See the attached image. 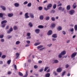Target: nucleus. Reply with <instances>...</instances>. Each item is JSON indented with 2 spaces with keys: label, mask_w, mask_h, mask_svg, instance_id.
<instances>
[{
  "label": "nucleus",
  "mask_w": 77,
  "mask_h": 77,
  "mask_svg": "<svg viewBox=\"0 0 77 77\" xmlns=\"http://www.w3.org/2000/svg\"><path fill=\"white\" fill-rule=\"evenodd\" d=\"M75 12V11L74 10H70L69 12V13L70 15H73V14H74Z\"/></svg>",
  "instance_id": "obj_1"
},
{
  "label": "nucleus",
  "mask_w": 77,
  "mask_h": 77,
  "mask_svg": "<svg viewBox=\"0 0 77 77\" xmlns=\"http://www.w3.org/2000/svg\"><path fill=\"white\" fill-rule=\"evenodd\" d=\"M77 54V52H74V53H73L71 56V57L72 58H73V59H74L75 57V56H76V55Z\"/></svg>",
  "instance_id": "obj_2"
},
{
  "label": "nucleus",
  "mask_w": 77,
  "mask_h": 77,
  "mask_svg": "<svg viewBox=\"0 0 77 77\" xmlns=\"http://www.w3.org/2000/svg\"><path fill=\"white\" fill-rule=\"evenodd\" d=\"M29 14V13H26L25 14V18L27 19V18H30V17L28 15Z\"/></svg>",
  "instance_id": "obj_3"
},
{
  "label": "nucleus",
  "mask_w": 77,
  "mask_h": 77,
  "mask_svg": "<svg viewBox=\"0 0 77 77\" xmlns=\"http://www.w3.org/2000/svg\"><path fill=\"white\" fill-rule=\"evenodd\" d=\"M62 70V69L60 67L58 68L57 70V72H60Z\"/></svg>",
  "instance_id": "obj_4"
},
{
  "label": "nucleus",
  "mask_w": 77,
  "mask_h": 77,
  "mask_svg": "<svg viewBox=\"0 0 77 77\" xmlns=\"http://www.w3.org/2000/svg\"><path fill=\"white\" fill-rule=\"evenodd\" d=\"M40 30L39 29H36L35 30V32L36 34H39Z\"/></svg>",
  "instance_id": "obj_5"
},
{
  "label": "nucleus",
  "mask_w": 77,
  "mask_h": 77,
  "mask_svg": "<svg viewBox=\"0 0 77 77\" xmlns=\"http://www.w3.org/2000/svg\"><path fill=\"white\" fill-rule=\"evenodd\" d=\"M57 29L58 31H60L62 30V27L60 26H58L57 28Z\"/></svg>",
  "instance_id": "obj_6"
},
{
  "label": "nucleus",
  "mask_w": 77,
  "mask_h": 77,
  "mask_svg": "<svg viewBox=\"0 0 77 77\" xmlns=\"http://www.w3.org/2000/svg\"><path fill=\"white\" fill-rule=\"evenodd\" d=\"M29 16L31 18H34V14L33 13H30L29 14Z\"/></svg>",
  "instance_id": "obj_7"
},
{
  "label": "nucleus",
  "mask_w": 77,
  "mask_h": 77,
  "mask_svg": "<svg viewBox=\"0 0 77 77\" xmlns=\"http://www.w3.org/2000/svg\"><path fill=\"white\" fill-rule=\"evenodd\" d=\"M8 17H12L14 16L13 13H9L8 14Z\"/></svg>",
  "instance_id": "obj_8"
},
{
  "label": "nucleus",
  "mask_w": 77,
  "mask_h": 77,
  "mask_svg": "<svg viewBox=\"0 0 77 77\" xmlns=\"http://www.w3.org/2000/svg\"><path fill=\"white\" fill-rule=\"evenodd\" d=\"M52 6V4H50L48 5L47 6V8H48L49 9H50V8H51Z\"/></svg>",
  "instance_id": "obj_9"
},
{
  "label": "nucleus",
  "mask_w": 77,
  "mask_h": 77,
  "mask_svg": "<svg viewBox=\"0 0 77 77\" xmlns=\"http://www.w3.org/2000/svg\"><path fill=\"white\" fill-rule=\"evenodd\" d=\"M44 16L42 15H40L39 17V18L40 20H44Z\"/></svg>",
  "instance_id": "obj_10"
},
{
  "label": "nucleus",
  "mask_w": 77,
  "mask_h": 77,
  "mask_svg": "<svg viewBox=\"0 0 77 77\" xmlns=\"http://www.w3.org/2000/svg\"><path fill=\"white\" fill-rule=\"evenodd\" d=\"M44 46L43 45H40L37 47V48L38 50H39V49L42 48Z\"/></svg>",
  "instance_id": "obj_11"
},
{
  "label": "nucleus",
  "mask_w": 77,
  "mask_h": 77,
  "mask_svg": "<svg viewBox=\"0 0 77 77\" xmlns=\"http://www.w3.org/2000/svg\"><path fill=\"white\" fill-rule=\"evenodd\" d=\"M1 8L3 11H6V7L2 5L1 6Z\"/></svg>",
  "instance_id": "obj_12"
},
{
  "label": "nucleus",
  "mask_w": 77,
  "mask_h": 77,
  "mask_svg": "<svg viewBox=\"0 0 77 77\" xmlns=\"http://www.w3.org/2000/svg\"><path fill=\"white\" fill-rule=\"evenodd\" d=\"M66 51H64L61 53V54L62 56H63V55H65V54H66Z\"/></svg>",
  "instance_id": "obj_13"
},
{
  "label": "nucleus",
  "mask_w": 77,
  "mask_h": 77,
  "mask_svg": "<svg viewBox=\"0 0 77 77\" xmlns=\"http://www.w3.org/2000/svg\"><path fill=\"white\" fill-rule=\"evenodd\" d=\"M51 34H52V31H51V30L49 31L48 33V35H51Z\"/></svg>",
  "instance_id": "obj_14"
},
{
  "label": "nucleus",
  "mask_w": 77,
  "mask_h": 77,
  "mask_svg": "<svg viewBox=\"0 0 77 77\" xmlns=\"http://www.w3.org/2000/svg\"><path fill=\"white\" fill-rule=\"evenodd\" d=\"M20 6V4L18 3H15L14 4V6L16 8H18Z\"/></svg>",
  "instance_id": "obj_15"
},
{
  "label": "nucleus",
  "mask_w": 77,
  "mask_h": 77,
  "mask_svg": "<svg viewBox=\"0 0 77 77\" xmlns=\"http://www.w3.org/2000/svg\"><path fill=\"white\" fill-rule=\"evenodd\" d=\"M72 7L73 9H75V8H76L77 7V5H76V3H74L73 5H72Z\"/></svg>",
  "instance_id": "obj_16"
},
{
  "label": "nucleus",
  "mask_w": 77,
  "mask_h": 77,
  "mask_svg": "<svg viewBox=\"0 0 77 77\" xmlns=\"http://www.w3.org/2000/svg\"><path fill=\"white\" fill-rule=\"evenodd\" d=\"M41 44V42H38L37 43H35L34 44V45L35 46H37V45H39Z\"/></svg>",
  "instance_id": "obj_17"
},
{
  "label": "nucleus",
  "mask_w": 77,
  "mask_h": 77,
  "mask_svg": "<svg viewBox=\"0 0 77 77\" xmlns=\"http://www.w3.org/2000/svg\"><path fill=\"white\" fill-rule=\"evenodd\" d=\"M50 73H46L45 75V77H50Z\"/></svg>",
  "instance_id": "obj_18"
},
{
  "label": "nucleus",
  "mask_w": 77,
  "mask_h": 77,
  "mask_svg": "<svg viewBox=\"0 0 77 77\" xmlns=\"http://www.w3.org/2000/svg\"><path fill=\"white\" fill-rule=\"evenodd\" d=\"M7 21L6 20H3L1 22V24H4V23H7Z\"/></svg>",
  "instance_id": "obj_19"
},
{
  "label": "nucleus",
  "mask_w": 77,
  "mask_h": 77,
  "mask_svg": "<svg viewBox=\"0 0 77 77\" xmlns=\"http://www.w3.org/2000/svg\"><path fill=\"white\" fill-rule=\"evenodd\" d=\"M38 27L39 29H43L44 28V26L42 25H39L38 26Z\"/></svg>",
  "instance_id": "obj_20"
},
{
  "label": "nucleus",
  "mask_w": 77,
  "mask_h": 77,
  "mask_svg": "<svg viewBox=\"0 0 77 77\" xmlns=\"http://www.w3.org/2000/svg\"><path fill=\"white\" fill-rule=\"evenodd\" d=\"M52 36L53 38H57V34H54Z\"/></svg>",
  "instance_id": "obj_21"
},
{
  "label": "nucleus",
  "mask_w": 77,
  "mask_h": 77,
  "mask_svg": "<svg viewBox=\"0 0 77 77\" xmlns=\"http://www.w3.org/2000/svg\"><path fill=\"white\" fill-rule=\"evenodd\" d=\"M28 25L30 27H32L33 26V25H32V23L31 22H29L28 24Z\"/></svg>",
  "instance_id": "obj_22"
},
{
  "label": "nucleus",
  "mask_w": 77,
  "mask_h": 77,
  "mask_svg": "<svg viewBox=\"0 0 77 77\" xmlns=\"http://www.w3.org/2000/svg\"><path fill=\"white\" fill-rule=\"evenodd\" d=\"M16 56L17 57L16 59H18L19 58V56H20V54L18 53H17L16 54Z\"/></svg>",
  "instance_id": "obj_23"
},
{
  "label": "nucleus",
  "mask_w": 77,
  "mask_h": 77,
  "mask_svg": "<svg viewBox=\"0 0 77 77\" xmlns=\"http://www.w3.org/2000/svg\"><path fill=\"white\" fill-rule=\"evenodd\" d=\"M45 20L47 21H48L50 20V17L49 16H46L45 18Z\"/></svg>",
  "instance_id": "obj_24"
},
{
  "label": "nucleus",
  "mask_w": 77,
  "mask_h": 77,
  "mask_svg": "<svg viewBox=\"0 0 77 77\" xmlns=\"http://www.w3.org/2000/svg\"><path fill=\"white\" fill-rule=\"evenodd\" d=\"M11 60H8L7 61V64L8 65H10L11 63Z\"/></svg>",
  "instance_id": "obj_25"
},
{
  "label": "nucleus",
  "mask_w": 77,
  "mask_h": 77,
  "mask_svg": "<svg viewBox=\"0 0 77 77\" xmlns=\"http://www.w3.org/2000/svg\"><path fill=\"white\" fill-rule=\"evenodd\" d=\"M71 8V7H70V5H68L67 6L66 9L67 10H69Z\"/></svg>",
  "instance_id": "obj_26"
},
{
  "label": "nucleus",
  "mask_w": 77,
  "mask_h": 77,
  "mask_svg": "<svg viewBox=\"0 0 77 77\" xmlns=\"http://www.w3.org/2000/svg\"><path fill=\"white\" fill-rule=\"evenodd\" d=\"M51 26L52 28H54L56 26V24H55V23H52L51 25Z\"/></svg>",
  "instance_id": "obj_27"
},
{
  "label": "nucleus",
  "mask_w": 77,
  "mask_h": 77,
  "mask_svg": "<svg viewBox=\"0 0 77 77\" xmlns=\"http://www.w3.org/2000/svg\"><path fill=\"white\" fill-rule=\"evenodd\" d=\"M3 15H5V13H0V17L1 18H3Z\"/></svg>",
  "instance_id": "obj_28"
},
{
  "label": "nucleus",
  "mask_w": 77,
  "mask_h": 77,
  "mask_svg": "<svg viewBox=\"0 0 77 77\" xmlns=\"http://www.w3.org/2000/svg\"><path fill=\"white\" fill-rule=\"evenodd\" d=\"M20 44V41H17L16 42V43H15V44H16V45H18Z\"/></svg>",
  "instance_id": "obj_29"
},
{
  "label": "nucleus",
  "mask_w": 77,
  "mask_h": 77,
  "mask_svg": "<svg viewBox=\"0 0 77 77\" xmlns=\"http://www.w3.org/2000/svg\"><path fill=\"white\" fill-rule=\"evenodd\" d=\"M51 20L52 21H56V18H54V17H52L51 18Z\"/></svg>",
  "instance_id": "obj_30"
},
{
  "label": "nucleus",
  "mask_w": 77,
  "mask_h": 77,
  "mask_svg": "<svg viewBox=\"0 0 77 77\" xmlns=\"http://www.w3.org/2000/svg\"><path fill=\"white\" fill-rule=\"evenodd\" d=\"M5 26L6 24H2L1 25V27H2V28H4V27H5Z\"/></svg>",
  "instance_id": "obj_31"
},
{
  "label": "nucleus",
  "mask_w": 77,
  "mask_h": 77,
  "mask_svg": "<svg viewBox=\"0 0 77 77\" xmlns=\"http://www.w3.org/2000/svg\"><path fill=\"white\" fill-rule=\"evenodd\" d=\"M6 55H3L2 56V59H5V58H6Z\"/></svg>",
  "instance_id": "obj_32"
},
{
  "label": "nucleus",
  "mask_w": 77,
  "mask_h": 77,
  "mask_svg": "<svg viewBox=\"0 0 77 77\" xmlns=\"http://www.w3.org/2000/svg\"><path fill=\"white\" fill-rule=\"evenodd\" d=\"M57 6L56 5V4H54L53 6V8L54 9H56V8Z\"/></svg>",
  "instance_id": "obj_33"
},
{
  "label": "nucleus",
  "mask_w": 77,
  "mask_h": 77,
  "mask_svg": "<svg viewBox=\"0 0 77 77\" xmlns=\"http://www.w3.org/2000/svg\"><path fill=\"white\" fill-rule=\"evenodd\" d=\"M54 63H57L59 62V61L57 60H54Z\"/></svg>",
  "instance_id": "obj_34"
},
{
  "label": "nucleus",
  "mask_w": 77,
  "mask_h": 77,
  "mask_svg": "<svg viewBox=\"0 0 77 77\" xmlns=\"http://www.w3.org/2000/svg\"><path fill=\"white\" fill-rule=\"evenodd\" d=\"M3 37H4V35L3 34H1L0 35V38H3Z\"/></svg>",
  "instance_id": "obj_35"
},
{
  "label": "nucleus",
  "mask_w": 77,
  "mask_h": 77,
  "mask_svg": "<svg viewBox=\"0 0 77 77\" xmlns=\"http://www.w3.org/2000/svg\"><path fill=\"white\" fill-rule=\"evenodd\" d=\"M31 6H32V3H28L27 5V6H28V7H30Z\"/></svg>",
  "instance_id": "obj_36"
},
{
  "label": "nucleus",
  "mask_w": 77,
  "mask_h": 77,
  "mask_svg": "<svg viewBox=\"0 0 77 77\" xmlns=\"http://www.w3.org/2000/svg\"><path fill=\"white\" fill-rule=\"evenodd\" d=\"M45 48H46L45 47H44V48H40L39 50L40 51H42V50H43L44 49H45Z\"/></svg>",
  "instance_id": "obj_37"
},
{
  "label": "nucleus",
  "mask_w": 77,
  "mask_h": 77,
  "mask_svg": "<svg viewBox=\"0 0 77 77\" xmlns=\"http://www.w3.org/2000/svg\"><path fill=\"white\" fill-rule=\"evenodd\" d=\"M74 28H75V31H77V25H76L75 26Z\"/></svg>",
  "instance_id": "obj_38"
},
{
  "label": "nucleus",
  "mask_w": 77,
  "mask_h": 77,
  "mask_svg": "<svg viewBox=\"0 0 77 77\" xmlns=\"http://www.w3.org/2000/svg\"><path fill=\"white\" fill-rule=\"evenodd\" d=\"M62 54L61 53L60 54L58 55V57H59V58H61V57H62Z\"/></svg>",
  "instance_id": "obj_39"
},
{
  "label": "nucleus",
  "mask_w": 77,
  "mask_h": 77,
  "mask_svg": "<svg viewBox=\"0 0 77 77\" xmlns=\"http://www.w3.org/2000/svg\"><path fill=\"white\" fill-rule=\"evenodd\" d=\"M19 75H20V76H23V74L21 72H19Z\"/></svg>",
  "instance_id": "obj_40"
},
{
  "label": "nucleus",
  "mask_w": 77,
  "mask_h": 77,
  "mask_svg": "<svg viewBox=\"0 0 77 77\" xmlns=\"http://www.w3.org/2000/svg\"><path fill=\"white\" fill-rule=\"evenodd\" d=\"M14 30H17V29H18V27H17V26H15L14 27Z\"/></svg>",
  "instance_id": "obj_41"
},
{
  "label": "nucleus",
  "mask_w": 77,
  "mask_h": 77,
  "mask_svg": "<svg viewBox=\"0 0 77 77\" xmlns=\"http://www.w3.org/2000/svg\"><path fill=\"white\" fill-rule=\"evenodd\" d=\"M34 67L35 69H37V68H38V66L36 65H34Z\"/></svg>",
  "instance_id": "obj_42"
},
{
  "label": "nucleus",
  "mask_w": 77,
  "mask_h": 77,
  "mask_svg": "<svg viewBox=\"0 0 77 77\" xmlns=\"http://www.w3.org/2000/svg\"><path fill=\"white\" fill-rule=\"evenodd\" d=\"M1 42H5V39L4 38H2L1 39Z\"/></svg>",
  "instance_id": "obj_43"
},
{
  "label": "nucleus",
  "mask_w": 77,
  "mask_h": 77,
  "mask_svg": "<svg viewBox=\"0 0 77 77\" xmlns=\"http://www.w3.org/2000/svg\"><path fill=\"white\" fill-rule=\"evenodd\" d=\"M65 71H63L62 72V74L61 75L62 76H63V75H65Z\"/></svg>",
  "instance_id": "obj_44"
},
{
  "label": "nucleus",
  "mask_w": 77,
  "mask_h": 77,
  "mask_svg": "<svg viewBox=\"0 0 77 77\" xmlns=\"http://www.w3.org/2000/svg\"><path fill=\"white\" fill-rule=\"evenodd\" d=\"M48 68V67H46L44 69V71H46L47 70V69Z\"/></svg>",
  "instance_id": "obj_45"
},
{
  "label": "nucleus",
  "mask_w": 77,
  "mask_h": 77,
  "mask_svg": "<svg viewBox=\"0 0 77 77\" xmlns=\"http://www.w3.org/2000/svg\"><path fill=\"white\" fill-rule=\"evenodd\" d=\"M7 38H8V39H11V38H12V36H9V35H8L7 36Z\"/></svg>",
  "instance_id": "obj_46"
},
{
  "label": "nucleus",
  "mask_w": 77,
  "mask_h": 77,
  "mask_svg": "<svg viewBox=\"0 0 77 77\" xmlns=\"http://www.w3.org/2000/svg\"><path fill=\"white\" fill-rule=\"evenodd\" d=\"M52 45V44H48L47 45V46L48 47H51V46Z\"/></svg>",
  "instance_id": "obj_47"
},
{
  "label": "nucleus",
  "mask_w": 77,
  "mask_h": 77,
  "mask_svg": "<svg viewBox=\"0 0 77 77\" xmlns=\"http://www.w3.org/2000/svg\"><path fill=\"white\" fill-rule=\"evenodd\" d=\"M38 9L39 11H41L42 9V7H38Z\"/></svg>",
  "instance_id": "obj_48"
},
{
  "label": "nucleus",
  "mask_w": 77,
  "mask_h": 77,
  "mask_svg": "<svg viewBox=\"0 0 77 77\" xmlns=\"http://www.w3.org/2000/svg\"><path fill=\"white\" fill-rule=\"evenodd\" d=\"M62 7H60L58 8V9L59 11H60L62 10Z\"/></svg>",
  "instance_id": "obj_49"
},
{
  "label": "nucleus",
  "mask_w": 77,
  "mask_h": 77,
  "mask_svg": "<svg viewBox=\"0 0 77 77\" xmlns=\"http://www.w3.org/2000/svg\"><path fill=\"white\" fill-rule=\"evenodd\" d=\"M9 30L11 31V32L13 31V28L12 27H11L10 29H9Z\"/></svg>",
  "instance_id": "obj_50"
},
{
  "label": "nucleus",
  "mask_w": 77,
  "mask_h": 77,
  "mask_svg": "<svg viewBox=\"0 0 77 77\" xmlns=\"http://www.w3.org/2000/svg\"><path fill=\"white\" fill-rule=\"evenodd\" d=\"M28 3V2L27 1H25L23 3V5H27Z\"/></svg>",
  "instance_id": "obj_51"
},
{
  "label": "nucleus",
  "mask_w": 77,
  "mask_h": 77,
  "mask_svg": "<svg viewBox=\"0 0 77 77\" xmlns=\"http://www.w3.org/2000/svg\"><path fill=\"white\" fill-rule=\"evenodd\" d=\"M44 9H45V11H48V9H48V8H46V7H44Z\"/></svg>",
  "instance_id": "obj_52"
},
{
  "label": "nucleus",
  "mask_w": 77,
  "mask_h": 77,
  "mask_svg": "<svg viewBox=\"0 0 77 77\" xmlns=\"http://www.w3.org/2000/svg\"><path fill=\"white\" fill-rule=\"evenodd\" d=\"M62 33H63V35H66V32H65L64 31H62Z\"/></svg>",
  "instance_id": "obj_53"
},
{
  "label": "nucleus",
  "mask_w": 77,
  "mask_h": 77,
  "mask_svg": "<svg viewBox=\"0 0 77 77\" xmlns=\"http://www.w3.org/2000/svg\"><path fill=\"white\" fill-rule=\"evenodd\" d=\"M27 35L28 36H30V33L29 32L27 33Z\"/></svg>",
  "instance_id": "obj_54"
},
{
  "label": "nucleus",
  "mask_w": 77,
  "mask_h": 77,
  "mask_svg": "<svg viewBox=\"0 0 77 77\" xmlns=\"http://www.w3.org/2000/svg\"><path fill=\"white\" fill-rule=\"evenodd\" d=\"M14 67L15 69H16V70H17V65H14Z\"/></svg>",
  "instance_id": "obj_55"
},
{
  "label": "nucleus",
  "mask_w": 77,
  "mask_h": 77,
  "mask_svg": "<svg viewBox=\"0 0 77 77\" xmlns=\"http://www.w3.org/2000/svg\"><path fill=\"white\" fill-rule=\"evenodd\" d=\"M65 66H66V68H68L69 67V65L66 64V65Z\"/></svg>",
  "instance_id": "obj_56"
},
{
  "label": "nucleus",
  "mask_w": 77,
  "mask_h": 77,
  "mask_svg": "<svg viewBox=\"0 0 77 77\" xmlns=\"http://www.w3.org/2000/svg\"><path fill=\"white\" fill-rule=\"evenodd\" d=\"M26 42L27 43V44H30V41H26Z\"/></svg>",
  "instance_id": "obj_57"
},
{
  "label": "nucleus",
  "mask_w": 77,
  "mask_h": 77,
  "mask_svg": "<svg viewBox=\"0 0 77 77\" xmlns=\"http://www.w3.org/2000/svg\"><path fill=\"white\" fill-rule=\"evenodd\" d=\"M11 31L10 30H8L7 32V33H8V34H9V33H11Z\"/></svg>",
  "instance_id": "obj_58"
},
{
  "label": "nucleus",
  "mask_w": 77,
  "mask_h": 77,
  "mask_svg": "<svg viewBox=\"0 0 77 77\" xmlns=\"http://www.w3.org/2000/svg\"><path fill=\"white\" fill-rule=\"evenodd\" d=\"M52 41H56V38H53L52 39Z\"/></svg>",
  "instance_id": "obj_59"
},
{
  "label": "nucleus",
  "mask_w": 77,
  "mask_h": 77,
  "mask_svg": "<svg viewBox=\"0 0 77 77\" xmlns=\"http://www.w3.org/2000/svg\"><path fill=\"white\" fill-rule=\"evenodd\" d=\"M70 32H74V29L72 28V29H70Z\"/></svg>",
  "instance_id": "obj_60"
},
{
  "label": "nucleus",
  "mask_w": 77,
  "mask_h": 77,
  "mask_svg": "<svg viewBox=\"0 0 77 77\" xmlns=\"http://www.w3.org/2000/svg\"><path fill=\"white\" fill-rule=\"evenodd\" d=\"M43 69H40L39 72H42L43 71Z\"/></svg>",
  "instance_id": "obj_61"
},
{
  "label": "nucleus",
  "mask_w": 77,
  "mask_h": 77,
  "mask_svg": "<svg viewBox=\"0 0 77 77\" xmlns=\"http://www.w3.org/2000/svg\"><path fill=\"white\" fill-rule=\"evenodd\" d=\"M51 12L52 13H55V10H53L51 11Z\"/></svg>",
  "instance_id": "obj_62"
},
{
  "label": "nucleus",
  "mask_w": 77,
  "mask_h": 77,
  "mask_svg": "<svg viewBox=\"0 0 77 77\" xmlns=\"http://www.w3.org/2000/svg\"><path fill=\"white\" fill-rule=\"evenodd\" d=\"M50 71V69H48L46 71L47 72H49Z\"/></svg>",
  "instance_id": "obj_63"
},
{
  "label": "nucleus",
  "mask_w": 77,
  "mask_h": 77,
  "mask_svg": "<svg viewBox=\"0 0 77 77\" xmlns=\"http://www.w3.org/2000/svg\"><path fill=\"white\" fill-rule=\"evenodd\" d=\"M42 62V60H39L38 61V63H41Z\"/></svg>",
  "instance_id": "obj_64"
}]
</instances>
